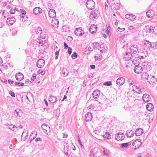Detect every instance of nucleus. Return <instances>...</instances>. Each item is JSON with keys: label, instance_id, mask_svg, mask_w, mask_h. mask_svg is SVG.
<instances>
[{"label": "nucleus", "instance_id": "f257e3e1", "mask_svg": "<svg viewBox=\"0 0 157 157\" xmlns=\"http://www.w3.org/2000/svg\"><path fill=\"white\" fill-rule=\"evenodd\" d=\"M37 42L39 47L42 50L47 48L48 45V43L47 41L42 38H39Z\"/></svg>", "mask_w": 157, "mask_h": 157}, {"label": "nucleus", "instance_id": "f03ea898", "mask_svg": "<svg viewBox=\"0 0 157 157\" xmlns=\"http://www.w3.org/2000/svg\"><path fill=\"white\" fill-rule=\"evenodd\" d=\"M144 30L147 33L152 34H157V27L149 25L146 26Z\"/></svg>", "mask_w": 157, "mask_h": 157}, {"label": "nucleus", "instance_id": "7ed1b4c3", "mask_svg": "<svg viewBox=\"0 0 157 157\" xmlns=\"http://www.w3.org/2000/svg\"><path fill=\"white\" fill-rule=\"evenodd\" d=\"M95 6L94 2L92 0H88L86 2V6L89 9H94Z\"/></svg>", "mask_w": 157, "mask_h": 157}, {"label": "nucleus", "instance_id": "20e7f679", "mask_svg": "<svg viewBox=\"0 0 157 157\" xmlns=\"http://www.w3.org/2000/svg\"><path fill=\"white\" fill-rule=\"evenodd\" d=\"M141 141L140 140H136L132 144L134 149L136 150L138 149L141 146Z\"/></svg>", "mask_w": 157, "mask_h": 157}, {"label": "nucleus", "instance_id": "39448f33", "mask_svg": "<svg viewBox=\"0 0 157 157\" xmlns=\"http://www.w3.org/2000/svg\"><path fill=\"white\" fill-rule=\"evenodd\" d=\"M124 134L122 133H119L116 134L115 138L117 140L121 141L124 140Z\"/></svg>", "mask_w": 157, "mask_h": 157}, {"label": "nucleus", "instance_id": "423d86ee", "mask_svg": "<svg viewBox=\"0 0 157 157\" xmlns=\"http://www.w3.org/2000/svg\"><path fill=\"white\" fill-rule=\"evenodd\" d=\"M42 128L44 132L46 134H48L50 133V127L46 124H43L42 125Z\"/></svg>", "mask_w": 157, "mask_h": 157}, {"label": "nucleus", "instance_id": "0eeeda50", "mask_svg": "<svg viewBox=\"0 0 157 157\" xmlns=\"http://www.w3.org/2000/svg\"><path fill=\"white\" fill-rule=\"evenodd\" d=\"M143 71V68L139 64L136 65L134 67V71L137 74L141 73Z\"/></svg>", "mask_w": 157, "mask_h": 157}, {"label": "nucleus", "instance_id": "6e6552de", "mask_svg": "<svg viewBox=\"0 0 157 157\" xmlns=\"http://www.w3.org/2000/svg\"><path fill=\"white\" fill-rule=\"evenodd\" d=\"M138 50V47L137 45L132 46L130 49V52L131 53L135 54Z\"/></svg>", "mask_w": 157, "mask_h": 157}, {"label": "nucleus", "instance_id": "1a4fd4ad", "mask_svg": "<svg viewBox=\"0 0 157 157\" xmlns=\"http://www.w3.org/2000/svg\"><path fill=\"white\" fill-rule=\"evenodd\" d=\"M147 81L151 85H153L155 84V83L156 82L157 80L154 76H152L151 75H150L149 77H148V78H147Z\"/></svg>", "mask_w": 157, "mask_h": 157}, {"label": "nucleus", "instance_id": "9d476101", "mask_svg": "<svg viewBox=\"0 0 157 157\" xmlns=\"http://www.w3.org/2000/svg\"><path fill=\"white\" fill-rule=\"evenodd\" d=\"M52 25L55 28H57L59 26L58 20L56 18L53 19L51 22Z\"/></svg>", "mask_w": 157, "mask_h": 157}, {"label": "nucleus", "instance_id": "9b49d317", "mask_svg": "<svg viewBox=\"0 0 157 157\" xmlns=\"http://www.w3.org/2000/svg\"><path fill=\"white\" fill-rule=\"evenodd\" d=\"M26 12L25 11H24L22 14L20 15V21H28V17L26 16Z\"/></svg>", "mask_w": 157, "mask_h": 157}, {"label": "nucleus", "instance_id": "f8f14e48", "mask_svg": "<svg viewBox=\"0 0 157 157\" xmlns=\"http://www.w3.org/2000/svg\"><path fill=\"white\" fill-rule=\"evenodd\" d=\"M111 9L113 10H119L120 8V6L119 4L117 3H114L112 4L111 6Z\"/></svg>", "mask_w": 157, "mask_h": 157}, {"label": "nucleus", "instance_id": "ddd939ff", "mask_svg": "<svg viewBox=\"0 0 157 157\" xmlns=\"http://www.w3.org/2000/svg\"><path fill=\"white\" fill-rule=\"evenodd\" d=\"M99 13L98 10H95L91 13L90 16V17L91 19L96 18Z\"/></svg>", "mask_w": 157, "mask_h": 157}, {"label": "nucleus", "instance_id": "4468645a", "mask_svg": "<svg viewBox=\"0 0 157 157\" xmlns=\"http://www.w3.org/2000/svg\"><path fill=\"white\" fill-rule=\"evenodd\" d=\"M45 64L44 60L42 59H39L37 63V66L39 68H41L44 67Z\"/></svg>", "mask_w": 157, "mask_h": 157}, {"label": "nucleus", "instance_id": "2eb2a0df", "mask_svg": "<svg viewBox=\"0 0 157 157\" xmlns=\"http://www.w3.org/2000/svg\"><path fill=\"white\" fill-rule=\"evenodd\" d=\"M15 21V19L14 17H9L7 18L6 23L9 25H12L14 23Z\"/></svg>", "mask_w": 157, "mask_h": 157}, {"label": "nucleus", "instance_id": "dca6fc26", "mask_svg": "<svg viewBox=\"0 0 157 157\" xmlns=\"http://www.w3.org/2000/svg\"><path fill=\"white\" fill-rule=\"evenodd\" d=\"M102 53L101 51H98L95 56V59L99 61L101 60L102 58Z\"/></svg>", "mask_w": 157, "mask_h": 157}, {"label": "nucleus", "instance_id": "f3484780", "mask_svg": "<svg viewBox=\"0 0 157 157\" xmlns=\"http://www.w3.org/2000/svg\"><path fill=\"white\" fill-rule=\"evenodd\" d=\"M142 99L144 102H147L150 100L151 98L148 94H144L143 96Z\"/></svg>", "mask_w": 157, "mask_h": 157}, {"label": "nucleus", "instance_id": "a211bd4d", "mask_svg": "<svg viewBox=\"0 0 157 157\" xmlns=\"http://www.w3.org/2000/svg\"><path fill=\"white\" fill-rule=\"evenodd\" d=\"M75 33L77 36H80L84 33L83 30L80 28H77L75 29Z\"/></svg>", "mask_w": 157, "mask_h": 157}, {"label": "nucleus", "instance_id": "6ab92c4d", "mask_svg": "<svg viewBox=\"0 0 157 157\" xmlns=\"http://www.w3.org/2000/svg\"><path fill=\"white\" fill-rule=\"evenodd\" d=\"M125 17L126 19L131 21H134L136 18L135 15L130 14H126Z\"/></svg>", "mask_w": 157, "mask_h": 157}, {"label": "nucleus", "instance_id": "aec40b11", "mask_svg": "<svg viewBox=\"0 0 157 157\" xmlns=\"http://www.w3.org/2000/svg\"><path fill=\"white\" fill-rule=\"evenodd\" d=\"M33 11L34 13L37 15L41 13H42V10L40 7H36L34 8Z\"/></svg>", "mask_w": 157, "mask_h": 157}, {"label": "nucleus", "instance_id": "412c9836", "mask_svg": "<svg viewBox=\"0 0 157 157\" xmlns=\"http://www.w3.org/2000/svg\"><path fill=\"white\" fill-rule=\"evenodd\" d=\"M92 119V114L89 112L85 115V120L86 121H90Z\"/></svg>", "mask_w": 157, "mask_h": 157}, {"label": "nucleus", "instance_id": "4be33fe9", "mask_svg": "<svg viewBox=\"0 0 157 157\" xmlns=\"http://www.w3.org/2000/svg\"><path fill=\"white\" fill-rule=\"evenodd\" d=\"M23 75L20 72L16 74L15 75V78L16 80L18 81H21L24 78Z\"/></svg>", "mask_w": 157, "mask_h": 157}, {"label": "nucleus", "instance_id": "5701e85b", "mask_svg": "<svg viewBox=\"0 0 157 157\" xmlns=\"http://www.w3.org/2000/svg\"><path fill=\"white\" fill-rule=\"evenodd\" d=\"M89 31L91 33H95L97 31V26L94 25H92L89 28Z\"/></svg>", "mask_w": 157, "mask_h": 157}, {"label": "nucleus", "instance_id": "b1692460", "mask_svg": "<svg viewBox=\"0 0 157 157\" xmlns=\"http://www.w3.org/2000/svg\"><path fill=\"white\" fill-rule=\"evenodd\" d=\"M155 14L154 11L152 10H150L146 13V15L147 17L151 18L153 17Z\"/></svg>", "mask_w": 157, "mask_h": 157}, {"label": "nucleus", "instance_id": "393cba45", "mask_svg": "<svg viewBox=\"0 0 157 157\" xmlns=\"http://www.w3.org/2000/svg\"><path fill=\"white\" fill-rule=\"evenodd\" d=\"M102 33L103 36L105 38L109 36L110 33L107 29L103 30Z\"/></svg>", "mask_w": 157, "mask_h": 157}, {"label": "nucleus", "instance_id": "a878e982", "mask_svg": "<svg viewBox=\"0 0 157 157\" xmlns=\"http://www.w3.org/2000/svg\"><path fill=\"white\" fill-rule=\"evenodd\" d=\"M49 16L52 18H54L56 16V12L53 9H51L48 11Z\"/></svg>", "mask_w": 157, "mask_h": 157}, {"label": "nucleus", "instance_id": "bb28decb", "mask_svg": "<svg viewBox=\"0 0 157 157\" xmlns=\"http://www.w3.org/2000/svg\"><path fill=\"white\" fill-rule=\"evenodd\" d=\"M144 46L146 49H148L150 48L152 44L150 42L147 40H144Z\"/></svg>", "mask_w": 157, "mask_h": 157}, {"label": "nucleus", "instance_id": "cd10ccee", "mask_svg": "<svg viewBox=\"0 0 157 157\" xmlns=\"http://www.w3.org/2000/svg\"><path fill=\"white\" fill-rule=\"evenodd\" d=\"M132 91L136 93H140L141 92V89L139 87L134 85L132 87Z\"/></svg>", "mask_w": 157, "mask_h": 157}, {"label": "nucleus", "instance_id": "c85d7f7f", "mask_svg": "<svg viewBox=\"0 0 157 157\" xmlns=\"http://www.w3.org/2000/svg\"><path fill=\"white\" fill-rule=\"evenodd\" d=\"M125 79L123 78H118L117 80V84L119 85H121L125 82Z\"/></svg>", "mask_w": 157, "mask_h": 157}, {"label": "nucleus", "instance_id": "c756f323", "mask_svg": "<svg viewBox=\"0 0 157 157\" xmlns=\"http://www.w3.org/2000/svg\"><path fill=\"white\" fill-rule=\"evenodd\" d=\"M126 136L128 137H132L134 135V132L131 130H128L127 131L126 133Z\"/></svg>", "mask_w": 157, "mask_h": 157}, {"label": "nucleus", "instance_id": "7c9ffc66", "mask_svg": "<svg viewBox=\"0 0 157 157\" xmlns=\"http://www.w3.org/2000/svg\"><path fill=\"white\" fill-rule=\"evenodd\" d=\"M100 95V91L98 90L94 91L93 93V97L95 98H98Z\"/></svg>", "mask_w": 157, "mask_h": 157}, {"label": "nucleus", "instance_id": "2f4dec72", "mask_svg": "<svg viewBox=\"0 0 157 157\" xmlns=\"http://www.w3.org/2000/svg\"><path fill=\"white\" fill-rule=\"evenodd\" d=\"M107 48L104 44H102L100 46V50L98 51H101V53L106 52Z\"/></svg>", "mask_w": 157, "mask_h": 157}, {"label": "nucleus", "instance_id": "473e14b6", "mask_svg": "<svg viewBox=\"0 0 157 157\" xmlns=\"http://www.w3.org/2000/svg\"><path fill=\"white\" fill-rule=\"evenodd\" d=\"M28 135L29 134L28 133H25V132L23 131L21 135V140L23 141L25 140L27 138Z\"/></svg>", "mask_w": 157, "mask_h": 157}, {"label": "nucleus", "instance_id": "72a5a7b5", "mask_svg": "<svg viewBox=\"0 0 157 157\" xmlns=\"http://www.w3.org/2000/svg\"><path fill=\"white\" fill-rule=\"evenodd\" d=\"M37 132L36 131H33L30 135V140H34L36 137Z\"/></svg>", "mask_w": 157, "mask_h": 157}, {"label": "nucleus", "instance_id": "f704fd0d", "mask_svg": "<svg viewBox=\"0 0 157 157\" xmlns=\"http://www.w3.org/2000/svg\"><path fill=\"white\" fill-rule=\"evenodd\" d=\"M150 75H148L146 72L143 73L141 75V78L142 79L145 80L147 79V78L149 77Z\"/></svg>", "mask_w": 157, "mask_h": 157}, {"label": "nucleus", "instance_id": "c9c22d12", "mask_svg": "<svg viewBox=\"0 0 157 157\" xmlns=\"http://www.w3.org/2000/svg\"><path fill=\"white\" fill-rule=\"evenodd\" d=\"M103 138L105 139H109L111 138L110 134L108 132H106L102 135Z\"/></svg>", "mask_w": 157, "mask_h": 157}, {"label": "nucleus", "instance_id": "e433bc0d", "mask_svg": "<svg viewBox=\"0 0 157 157\" xmlns=\"http://www.w3.org/2000/svg\"><path fill=\"white\" fill-rule=\"evenodd\" d=\"M143 132V130L141 128H138L135 131V134L137 136H140Z\"/></svg>", "mask_w": 157, "mask_h": 157}, {"label": "nucleus", "instance_id": "4c0bfd02", "mask_svg": "<svg viewBox=\"0 0 157 157\" xmlns=\"http://www.w3.org/2000/svg\"><path fill=\"white\" fill-rule=\"evenodd\" d=\"M146 107L147 109L149 111H151V110H153L154 108L153 105H152V104L150 103L147 104L146 105Z\"/></svg>", "mask_w": 157, "mask_h": 157}, {"label": "nucleus", "instance_id": "58836bf2", "mask_svg": "<svg viewBox=\"0 0 157 157\" xmlns=\"http://www.w3.org/2000/svg\"><path fill=\"white\" fill-rule=\"evenodd\" d=\"M132 57V55L131 53H126L124 55V58L128 60L130 59Z\"/></svg>", "mask_w": 157, "mask_h": 157}, {"label": "nucleus", "instance_id": "ea45409f", "mask_svg": "<svg viewBox=\"0 0 157 157\" xmlns=\"http://www.w3.org/2000/svg\"><path fill=\"white\" fill-rule=\"evenodd\" d=\"M9 128L15 132L17 131V128L13 124L9 125Z\"/></svg>", "mask_w": 157, "mask_h": 157}, {"label": "nucleus", "instance_id": "a19ab883", "mask_svg": "<svg viewBox=\"0 0 157 157\" xmlns=\"http://www.w3.org/2000/svg\"><path fill=\"white\" fill-rule=\"evenodd\" d=\"M14 112H16L17 115L19 117H21L22 116V111L19 109H17L15 110ZM14 113H15V112H14Z\"/></svg>", "mask_w": 157, "mask_h": 157}, {"label": "nucleus", "instance_id": "79ce46f5", "mask_svg": "<svg viewBox=\"0 0 157 157\" xmlns=\"http://www.w3.org/2000/svg\"><path fill=\"white\" fill-rule=\"evenodd\" d=\"M56 98L55 96H50L49 98V101L51 102L54 103L56 101Z\"/></svg>", "mask_w": 157, "mask_h": 157}, {"label": "nucleus", "instance_id": "37998d69", "mask_svg": "<svg viewBox=\"0 0 157 157\" xmlns=\"http://www.w3.org/2000/svg\"><path fill=\"white\" fill-rule=\"evenodd\" d=\"M40 35V36L39 38H42L44 39H45V38L47 36V35L46 33L44 31H43L42 33Z\"/></svg>", "mask_w": 157, "mask_h": 157}, {"label": "nucleus", "instance_id": "c03bdc74", "mask_svg": "<svg viewBox=\"0 0 157 157\" xmlns=\"http://www.w3.org/2000/svg\"><path fill=\"white\" fill-rule=\"evenodd\" d=\"M35 31L40 34H41L43 32L41 28L40 27H38L35 29Z\"/></svg>", "mask_w": 157, "mask_h": 157}, {"label": "nucleus", "instance_id": "a18cd8bd", "mask_svg": "<svg viewBox=\"0 0 157 157\" xmlns=\"http://www.w3.org/2000/svg\"><path fill=\"white\" fill-rule=\"evenodd\" d=\"M102 152L103 154L105 155H108L109 154V151L105 148L102 149Z\"/></svg>", "mask_w": 157, "mask_h": 157}, {"label": "nucleus", "instance_id": "49530a36", "mask_svg": "<svg viewBox=\"0 0 157 157\" xmlns=\"http://www.w3.org/2000/svg\"><path fill=\"white\" fill-rule=\"evenodd\" d=\"M152 48L155 49L157 48V42H154L152 43L151 46Z\"/></svg>", "mask_w": 157, "mask_h": 157}, {"label": "nucleus", "instance_id": "de8ad7c7", "mask_svg": "<svg viewBox=\"0 0 157 157\" xmlns=\"http://www.w3.org/2000/svg\"><path fill=\"white\" fill-rule=\"evenodd\" d=\"M91 48L90 47L86 48H85V53L86 54H88L90 53V52L91 51Z\"/></svg>", "mask_w": 157, "mask_h": 157}, {"label": "nucleus", "instance_id": "09e8293b", "mask_svg": "<svg viewBox=\"0 0 157 157\" xmlns=\"http://www.w3.org/2000/svg\"><path fill=\"white\" fill-rule=\"evenodd\" d=\"M128 143H125L122 144L121 146V147L122 148H124L125 147H128Z\"/></svg>", "mask_w": 157, "mask_h": 157}, {"label": "nucleus", "instance_id": "8fccbe9b", "mask_svg": "<svg viewBox=\"0 0 157 157\" xmlns=\"http://www.w3.org/2000/svg\"><path fill=\"white\" fill-rule=\"evenodd\" d=\"M15 84L18 86H23L24 85V84L20 82H16L15 83Z\"/></svg>", "mask_w": 157, "mask_h": 157}, {"label": "nucleus", "instance_id": "3c124183", "mask_svg": "<svg viewBox=\"0 0 157 157\" xmlns=\"http://www.w3.org/2000/svg\"><path fill=\"white\" fill-rule=\"evenodd\" d=\"M125 29V28L124 27H118L117 28V30L118 31L120 32H123Z\"/></svg>", "mask_w": 157, "mask_h": 157}, {"label": "nucleus", "instance_id": "603ef678", "mask_svg": "<svg viewBox=\"0 0 157 157\" xmlns=\"http://www.w3.org/2000/svg\"><path fill=\"white\" fill-rule=\"evenodd\" d=\"M137 59H139L135 58V59H133L132 61L133 63H134V64H138L139 62L138 61V60H137Z\"/></svg>", "mask_w": 157, "mask_h": 157}, {"label": "nucleus", "instance_id": "864d4df0", "mask_svg": "<svg viewBox=\"0 0 157 157\" xmlns=\"http://www.w3.org/2000/svg\"><path fill=\"white\" fill-rule=\"evenodd\" d=\"M125 67L127 68H130L131 66V63L129 62H127L125 63Z\"/></svg>", "mask_w": 157, "mask_h": 157}, {"label": "nucleus", "instance_id": "5fc2aeb1", "mask_svg": "<svg viewBox=\"0 0 157 157\" xmlns=\"http://www.w3.org/2000/svg\"><path fill=\"white\" fill-rule=\"evenodd\" d=\"M36 74H33L32 78H31L32 81H33L36 78Z\"/></svg>", "mask_w": 157, "mask_h": 157}, {"label": "nucleus", "instance_id": "6e6d98bb", "mask_svg": "<svg viewBox=\"0 0 157 157\" xmlns=\"http://www.w3.org/2000/svg\"><path fill=\"white\" fill-rule=\"evenodd\" d=\"M77 56V54L76 53H74L71 56L73 59L75 58Z\"/></svg>", "mask_w": 157, "mask_h": 157}, {"label": "nucleus", "instance_id": "4d7b16f0", "mask_svg": "<svg viewBox=\"0 0 157 157\" xmlns=\"http://www.w3.org/2000/svg\"><path fill=\"white\" fill-rule=\"evenodd\" d=\"M15 12V10L14 9H11L10 10V13L11 14H14Z\"/></svg>", "mask_w": 157, "mask_h": 157}, {"label": "nucleus", "instance_id": "13d9d810", "mask_svg": "<svg viewBox=\"0 0 157 157\" xmlns=\"http://www.w3.org/2000/svg\"><path fill=\"white\" fill-rule=\"evenodd\" d=\"M59 51H56L55 52V55L56 56L55 57V59H58V56L59 55Z\"/></svg>", "mask_w": 157, "mask_h": 157}, {"label": "nucleus", "instance_id": "bf43d9fd", "mask_svg": "<svg viewBox=\"0 0 157 157\" xmlns=\"http://www.w3.org/2000/svg\"><path fill=\"white\" fill-rule=\"evenodd\" d=\"M87 109L88 110L93 109H94V106L93 105H90L87 108Z\"/></svg>", "mask_w": 157, "mask_h": 157}, {"label": "nucleus", "instance_id": "052dcab7", "mask_svg": "<svg viewBox=\"0 0 157 157\" xmlns=\"http://www.w3.org/2000/svg\"><path fill=\"white\" fill-rule=\"evenodd\" d=\"M10 95L12 97H15V94L12 91H10Z\"/></svg>", "mask_w": 157, "mask_h": 157}, {"label": "nucleus", "instance_id": "680f3d73", "mask_svg": "<svg viewBox=\"0 0 157 157\" xmlns=\"http://www.w3.org/2000/svg\"><path fill=\"white\" fill-rule=\"evenodd\" d=\"M72 49L70 47H68V52L69 54L70 55L72 52Z\"/></svg>", "mask_w": 157, "mask_h": 157}, {"label": "nucleus", "instance_id": "e2e57ef3", "mask_svg": "<svg viewBox=\"0 0 157 157\" xmlns=\"http://www.w3.org/2000/svg\"><path fill=\"white\" fill-rule=\"evenodd\" d=\"M8 13H5V12H3L2 13V15L4 16V17L5 18H6L7 17V16L8 15Z\"/></svg>", "mask_w": 157, "mask_h": 157}, {"label": "nucleus", "instance_id": "0e129e2a", "mask_svg": "<svg viewBox=\"0 0 157 157\" xmlns=\"http://www.w3.org/2000/svg\"><path fill=\"white\" fill-rule=\"evenodd\" d=\"M54 50L55 51V52H56V51H59V49L56 46Z\"/></svg>", "mask_w": 157, "mask_h": 157}, {"label": "nucleus", "instance_id": "69168bd1", "mask_svg": "<svg viewBox=\"0 0 157 157\" xmlns=\"http://www.w3.org/2000/svg\"><path fill=\"white\" fill-rule=\"evenodd\" d=\"M106 2H105V8H106V7H107L108 8V0H106Z\"/></svg>", "mask_w": 157, "mask_h": 157}, {"label": "nucleus", "instance_id": "338daca9", "mask_svg": "<svg viewBox=\"0 0 157 157\" xmlns=\"http://www.w3.org/2000/svg\"><path fill=\"white\" fill-rule=\"evenodd\" d=\"M4 26V24L2 22L0 23V28H2Z\"/></svg>", "mask_w": 157, "mask_h": 157}, {"label": "nucleus", "instance_id": "774afa93", "mask_svg": "<svg viewBox=\"0 0 157 157\" xmlns=\"http://www.w3.org/2000/svg\"><path fill=\"white\" fill-rule=\"evenodd\" d=\"M111 84V82H107L105 83V84H106L107 86H110Z\"/></svg>", "mask_w": 157, "mask_h": 157}]
</instances>
